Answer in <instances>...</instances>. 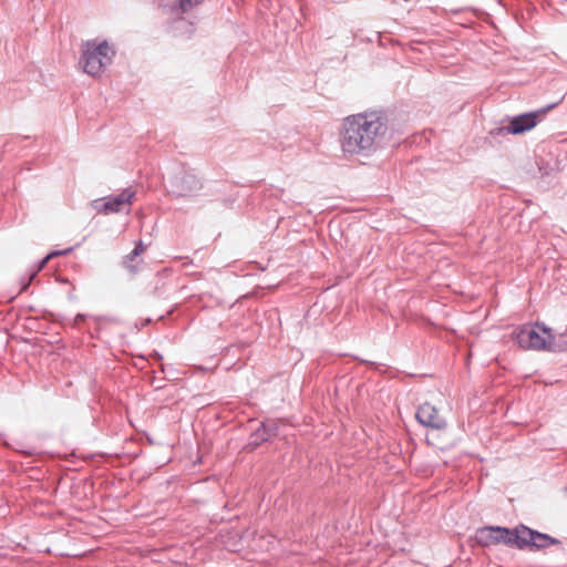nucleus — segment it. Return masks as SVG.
I'll return each instance as SVG.
<instances>
[{
	"mask_svg": "<svg viewBox=\"0 0 567 567\" xmlns=\"http://www.w3.org/2000/svg\"><path fill=\"white\" fill-rule=\"evenodd\" d=\"M384 123L374 113L348 116L340 132V145L346 154H361L373 146L375 137L383 133Z\"/></svg>",
	"mask_w": 567,
	"mask_h": 567,
	"instance_id": "f257e3e1",
	"label": "nucleus"
},
{
	"mask_svg": "<svg viewBox=\"0 0 567 567\" xmlns=\"http://www.w3.org/2000/svg\"><path fill=\"white\" fill-rule=\"evenodd\" d=\"M114 50L107 41H86L81 48V63L83 71L92 76L101 75L111 63Z\"/></svg>",
	"mask_w": 567,
	"mask_h": 567,
	"instance_id": "f03ea898",
	"label": "nucleus"
},
{
	"mask_svg": "<svg viewBox=\"0 0 567 567\" xmlns=\"http://www.w3.org/2000/svg\"><path fill=\"white\" fill-rule=\"evenodd\" d=\"M516 338L519 347L527 350H548L554 343L550 330L540 324L524 326Z\"/></svg>",
	"mask_w": 567,
	"mask_h": 567,
	"instance_id": "7ed1b4c3",
	"label": "nucleus"
},
{
	"mask_svg": "<svg viewBox=\"0 0 567 567\" xmlns=\"http://www.w3.org/2000/svg\"><path fill=\"white\" fill-rule=\"evenodd\" d=\"M517 527L509 529L499 526H486L480 528L476 533L477 543L482 546H491L496 544H505L516 547Z\"/></svg>",
	"mask_w": 567,
	"mask_h": 567,
	"instance_id": "20e7f679",
	"label": "nucleus"
},
{
	"mask_svg": "<svg viewBox=\"0 0 567 567\" xmlns=\"http://www.w3.org/2000/svg\"><path fill=\"white\" fill-rule=\"evenodd\" d=\"M134 195V190L124 189L116 196L94 200L92 206L99 214L103 215L130 210Z\"/></svg>",
	"mask_w": 567,
	"mask_h": 567,
	"instance_id": "39448f33",
	"label": "nucleus"
},
{
	"mask_svg": "<svg viewBox=\"0 0 567 567\" xmlns=\"http://www.w3.org/2000/svg\"><path fill=\"white\" fill-rule=\"evenodd\" d=\"M557 543V539L551 538L546 534L534 532L523 525L517 527L516 548L524 549L526 547H530L540 549Z\"/></svg>",
	"mask_w": 567,
	"mask_h": 567,
	"instance_id": "423d86ee",
	"label": "nucleus"
},
{
	"mask_svg": "<svg viewBox=\"0 0 567 567\" xmlns=\"http://www.w3.org/2000/svg\"><path fill=\"white\" fill-rule=\"evenodd\" d=\"M416 420L424 426L431 427L436 431L446 429L447 423L436 406L431 403H423L417 412Z\"/></svg>",
	"mask_w": 567,
	"mask_h": 567,
	"instance_id": "0eeeda50",
	"label": "nucleus"
},
{
	"mask_svg": "<svg viewBox=\"0 0 567 567\" xmlns=\"http://www.w3.org/2000/svg\"><path fill=\"white\" fill-rule=\"evenodd\" d=\"M544 114L545 111H538L515 116L511 120L506 130L514 135L523 134L534 128Z\"/></svg>",
	"mask_w": 567,
	"mask_h": 567,
	"instance_id": "6e6552de",
	"label": "nucleus"
},
{
	"mask_svg": "<svg viewBox=\"0 0 567 567\" xmlns=\"http://www.w3.org/2000/svg\"><path fill=\"white\" fill-rule=\"evenodd\" d=\"M203 0H178L179 9L182 12H188L198 7Z\"/></svg>",
	"mask_w": 567,
	"mask_h": 567,
	"instance_id": "1a4fd4ad",
	"label": "nucleus"
},
{
	"mask_svg": "<svg viewBox=\"0 0 567 567\" xmlns=\"http://www.w3.org/2000/svg\"><path fill=\"white\" fill-rule=\"evenodd\" d=\"M146 250V247L143 244L136 245L132 254L128 256V259L132 261L134 257L143 254Z\"/></svg>",
	"mask_w": 567,
	"mask_h": 567,
	"instance_id": "9d476101",
	"label": "nucleus"
},
{
	"mask_svg": "<svg viewBox=\"0 0 567 567\" xmlns=\"http://www.w3.org/2000/svg\"><path fill=\"white\" fill-rule=\"evenodd\" d=\"M58 255H59V252H51V254H49V255H48V256L42 260V262H41V265H40V267H39V268H40V269H41V268H43V267L45 266V264H47V262H48L52 257L58 256Z\"/></svg>",
	"mask_w": 567,
	"mask_h": 567,
	"instance_id": "9b49d317",
	"label": "nucleus"
},
{
	"mask_svg": "<svg viewBox=\"0 0 567 567\" xmlns=\"http://www.w3.org/2000/svg\"><path fill=\"white\" fill-rule=\"evenodd\" d=\"M426 441H427L429 443L433 444V445L435 444V443H434V441L431 439V436H430V435H427V436H426Z\"/></svg>",
	"mask_w": 567,
	"mask_h": 567,
	"instance_id": "f8f14e48",
	"label": "nucleus"
}]
</instances>
